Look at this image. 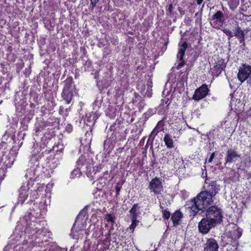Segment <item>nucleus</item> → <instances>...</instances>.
<instances>
[{"mask_svg": "<svg viewBox=\"0 0 251 251\" xmlns=\"http://www.w3.org/2000/svg\"><path fill=\"white\" fill-rule=\"evenodd\" d=\"M213 199L209 194L204 191H201L194 199L187 202V205L191 215L195 216L199 211L203 210L211 205L214 201Z\"/></svg>", "mask_w": 251, "mask_h": 251, "instance_id": "nucleus-1", "label": "nucleus"}, {"mask_svg": "<svg viewBox=\"0 0 251 251\" xmlns=\"http://www.w3.org/2000/svg\"><path fill=\"white\" fill-rule=\"evenodd\" d=\"M206 217L217 224L222 221L223 218L221 210L215 206H210L207 210Z\"/></svg>", "mask_w": 251, "mask_h": 251, "instance_id": "nucleus-2", "label": "nucleus"}, {"mask_svg": "<svg viewBox=\"0 0 251 251\" xmlns=\"http://www.w3.org/2000/svg\"><path fill=\"white\" fill-rule=\"evenodd\" d=\"M203 189L205 192L214 198L220 191V185H218L215 181H211L206 179L203 185Z\"/></svg>", "mask_w": 251, "mask_h": 251, "instance_id": "nucleus-3", "label": "nucleus"}, {"mask_svg": "<svg viewBox=\"0 0 251 251\" xmlns=\"http://www.w3.org/2000/svg\"><path fill=\"white\" fill-rule=\"evenodd\" d=\"M226 236L229 239H231V241L234 240L235 241L237 239H239L241 235L242 231L240 229H239L238 226L233 224H230L226 227Z\"/></svg>", "mask_w": 251, "mask_h": 251, "instance_id": "nucleus-4", "label": "nucleus"}, {"mask_svg": "<svg viewBox=\"0 0 251 251\" xmlns=\"http://www.w3.org/2000/svg\"><path fill=\"white\" fill-rule=\"evenodd\" d=\"M251 73V66L243 64L238 70L237 78L241 83H243L248 78Z\"/></svg>", "mask_w": 251, "mask_h": 251, "instance_id": "nucleus-5", "label": "nucleus"}, {"mask_svg": "<svg viewBox=\"0 0 251 251\" xmlns=\"http://www.w3.org/2000/svg\"><path fill=\"white\" fill-rule=\"evenodd\" d=\"M216 224L207 218H203L199 224V229L202 233H207Z\"/></svg>", "mask_w": 251, "mask_h": 251, "instance_id": "nucleus-6", "label": "nucleus"}, {"mask_svg": "<svg viewBox=\"0 0 251 251\" xmlns=\"http://www.w3.org/2000/svg\"><path fill=\"white\" fill-rule=\"evenodd\" d=\"M149 188L155 195L161 194L163 190L162 182L157 177H155L151 181Z\"/></svg>", "mask_w": 251, "mask_h": 251, "instance_id": "nucleus-7", "label": "nucleus"}, {"mask_svg": "<svg viewBox=\"0 0 251 251\" xmlns=\"http://www.w3.org/2000/svg\"><path fill=\"white\" fill-rule=\"evenodd\" d=\"M72 83L71 79H67L65 81V86L62 94L64 100L68 104L71 101L73 96L72 91L70 90Z\"/></svg>", "mask_w": 251, "mask_h": 251, "instance_id": "nucleus-8", "label": "nucleus"}, {"mask_svg": "<svg viewBox=\"0 0 251 251\" xmlns=\"http://www.w3.org/2000/svg\"><path fill=\"white\" fill-rule=\"evenodd\" d=\"M208 91L207 85L203 84L196 90L193 96V99L197 101L204 98L207 95Z\"/></svg>", "mask_w": 251, "mask_h": 251, "instance_id": "nucleus-9", "label": "nucleus"}, {"mask_svg": "<svg viewBox=\"0 0 251 251\" xmlns=\"http://www.w3.org/2000/svg\"><path fill=\"white\" fill-rule=\"evenodd\" d=\"M240 157V155L234 149H229L226 152V157L225 158L226 163H231L235 162L238 158Z\"/></svg>", "mask_w": 251, "mask_h": 251, "instance_id": "nucleus-10", "label": "nucleus"}, {"mask_svg": "<svg viewBox=\"0 0 251 251\" xmlns=\"http://www.w3.org/2000/svg\"><path fill=\"white\" fill-rule=\"evenodd\" d=\"M218 248L217 241L214 239H209L205 244L204 251H218Z\"/></svg>", "mask_w": 251, "mask_h": 251, "instance_id": "nucleus-11", "label": "nucleus"}, {"mask_svg": "<svg viewBox=\"0 0 251 251\" xmlns=\"http://www.w3.org/2000/svg\"><path fill=\"white\" fill-rule=\"evenodd\" d=\"M29 188L28 187V184L22 186L20 189L19 196L18 197V201L23 203L27 199L28 195V192Z\"/></svg>", "mask_w": 251, "mask_h": 251, "instance_id": "nucleus-12", "label": "nucleus"}, {"mask_svg": "<svg viewBox=\"0 0 251 251\" xmlns=\"http://www.w3.org/2000/svg\"><path fill=\"white\" fill-rule=\"evenodd\" d=\"M225 67V64L223 61H218L213 68V73L216 76L219 75Z\"/></svg>", "mask_w": 251, "mask_h": 251, "instance_id": "nucleus-13", "label": "nucleus"}, {"mask_svg": "<svg viewBox=\"0 0 251 251\" xmlns=\"http://www.w3.org/2000/svg\"><path fill=\"white\" fill-rule=\"evenodd\" d=\"M234 35L240 40V43L244 42V31L241 29L238 25H237V26L235 28Z\"/></svg>", "mask_w": 251, "mask_h": 251, "instance_id": "nucleus-14", "label": "nucleus"}, {"mask_svg": "<svg viewBox=\"0 0 251 251\" xmlns=\"http://www.w3.org/2000/svg\"><path fill=\"white\" fill-rule=\"evenodd\" d=\"M187 48V45L186 42H183L179 47L177 57L179 60H182L185 54V50Z\"/></svg>", "mask_w": 251, "mask_h": 251, "instance_id": "nucleus-15", "label": "nucleus"}, {"mask_svg": "<svg viewBox=\"0 0 251 251\" xmlns=\"http://www.w3.org/2000/svg\"><path fill=\"white\" fill-rule=\"evenodd\" d=\"M182 217V214L179 211H176L172 216V220L175 226L178 224V222Z\"/></svg>", "mask_w": 251, "mask_h": 251, "instance_id": "nucleus-16", "label": "nucleus"}, {"mask_svg": "<svg viewBox=\"0 0 251 251\" xmlns=\"http://www.w3.org/2000/svg\"><path fill=\"white\" fill-rule=\"evenodd\" d=\"M164 141L167 148H173L174 147V142L170 135H165Z\"/></svg>", "mask_w": 251, "mask_h": 251, "instance_id": "nucleus-17", "label": "nucleus"}, {"mask_svg": "<svg viewBox=\"0 0 251 251\" xmlns=\"http://www.w3.org/2000/svg\"><path fill=\"white\" fill-rule=\"evenodd\" d=\"M224 15L223 13L221 11H218L212 17L213 20H217L220 23H223L224 21Z\"/></svg>", "mask_w": 251, "mask_h": 251, "instance_id": "nucleus-18", "label": "nucleus"}, {"mask_svg": "<svg viewBox=\"0 0 251 251\" xmlns=\"http://www.w3.org/2000/svg\"><path fill=\"white\" fill-rule=\"evenodd\" d=\"M230 9L234 10L239 3V0H227Z\"/></svg>", "mask_w": 251, "mask_h": 251, "instance_id": "nucleus-19", "label": "nucleus"}, {"mask_svg": "<svg viewBox=\"0 0 251 251\" xmlns=\"http://www.w3.org/2000/svg\"><path fill=\"white\" fill-rule=\"evenodd\" d=\"M137 204H134L132 208L130 210V213L131 214V219H133V217H135L136 219H137V216L138 215V213L137 212Z\"/></svg>", "mask_w": 251, "mask_h": 251, "instance_id": "nucleus-20", "label": "nucleus"}, {"mask_svg": "<svg viewBox=\"0 0 251 251\" xmlns=\"http://www.w3.org/2000/svg\"><path fill=\"white\" fill-rule=\"evenodd\" d=\"M132 220V223L131 225L130 226L129 228L130 230H131V232H133L134 228L137 226L138 221L136 219V218L135 217H133V219H131Z\"/></svg>", "mask_w": 251, "mask_h": 251, "instance_id": "nucleus-21", "label": "nucleus"}, {"mask_svg": "<svg viewBox=\"0 0 251 251\" xmlns=\"http://www.w3.org/2000/svg\"><path fill=\"white\" fill-rule=\"evenodd\" d=\"M80 176V170L78 169H75L72 171L70 177L72 178H74L76 177H78Z\"/></svg>", "mask_w": 251, "mask_h": 251, "instance_id": "nucleus-22", "label": "nucleus"}, {"mask_svg": "<svg viewBox=\"0 0 251 251\" xmlns=\"http://www.w3.org/2000/svg\"><path fill=\"white\" fill-rule=\"evenodd\" d=\"M105 219L107 222L113 223L114 222L115 217L110 214H107L105 216Z\"/></svg>", "mask_w": 251, "mask_h": 251, "instance_id": "nucleus-23", "label": "nucleus"}, {"mask_svg": "<svg viewBox=\"0 0 251 251\" xmlns=\"http://www.w3.org/2000/svg\"><path fill=\"white\" fill-rule=\"evenodd\" d=\"M223 32L226 34L229 37H233V33L232 32L227 28H226L223 30Z\"/></svg>", "mask_w": 251, "mask_h": 251, "instance_id": "nucleus-24", "label": "nucleus"}, {"mask_svg": "<svg viewBox=\"0 0 251 251\" xmlns=\"http://www.w3.org/2000/svg\"><path fill=\"white\" fill-rule=\"evenodd\" d=\"M162 213L164 218L167 219L169 218L170 216V213L169 211H167L166 210H164L162 211Z\"/></svg>", "mask_w": 251, "mask_h": 251, "instance_id": "nucleus-25", "label": "nucleus"}, {"mask_svg": "<svg viewBox=\"0 0 251 251\" xmlns=\"http://www.w3.org/2000/svg\"><path fill=\"white\" fill-rule=\"evenodd\" d=\"M180 62L179 63V64H178V65L176 67L177 70L180 69L184 65V61L183 60V59H182V60H180Z\"/></svg>", "mask_w": 251, "mask_h": 251, "instance_id": "nucleus-26", "label": "nucleus"}, {"mask_svg": "<svg viewBox=\"0 0 251 251\" xmlns=\"http://www.w3.org/2000/svg\"><path fill=\"white\" fill-rule=\"evenodd\" d=\"M214 157H215V153L213 152L212 153H211V154L208 159V162H211L213 161V159L214 158Z\"/></svg>", "mask_w": 251, "mask_h": 251, "instance_id": "nucleus-27", "label": "nucleus"}, {"mask_svg": "<svg viewBox=\"0 0 251 251\" xmlns=\"http://www.w3.org/2000/svg\"><path fill=\"white\" fill-rule=\"evenodd\" d=\"M79 219V215L78 216H77L76 219L75 223L74 225V227L72 229V232H73V231L74 230L75 226H76L77 223L78 222Z\"/></svg>", "mask_w": 251, "mask_h": 251, "instance_id": "nucleus-28", "label": "nucleus"}, {"mask_svg": "<svg viewBox=\"0 0 251 251\" xmlns=\"http://www.w3.org/2000/svg\"><path fill=\"white\" fill-rule=\"evenodd\" d=\"M115 189H116V191L117 192V194H119V192L120 191V190H121V187L116 186Z\"/></svg>", "mask_w": 251, "mask_h": 251, "instance_id": "nucleus-29", "label": "nucleus"}, {"mask_svg": "<svg viewBox=\"0 0 251 251\" xmlns=\"http://www.w3.org/2000/svg\"><path fill=\"white\" fill-rule=\"evenodd\" d=\"M203 0H197V3L198 5H200Z\"/></svg>", "mask_w": 251, "mask_h": 251, "instance_id": "nucleus-30", "label": "nucleus"}, {"mask_svg": "<svg viewBox=\"0 0 251 251\" xmlns=\"http://www.w3.org/2000/svg\"><path fill=\"white\" fill-rule=\"evenodd\" d=\"M98 1H99V0H92V3L96 4L98 2Z\"/></svg>", "mask_w": 251, "mask_h": 251, "instance_id": "nucleus-31", "label": "nucleus"}, {"mask_svg": "<svg viewBox=\"0 0 251 251\" xmlns=\"http://www.w3.org/2000/svg\"><path fill=\"white\" fill-rule=\"evenodd\" d=\"M172 7H173V5H172V4H170V5H169V11H170V12L171 11V10H172Z\"/></svg>", "mask_w": 251, "mask_h": 251, "instance_id": "nucleus-32", "label": "nucleus"}, {"mask_svg": "<svg viewBox=\"0 0 251 251\" xmlns=\"http://www.w3.org/2000/svg\"><path fill=\"white\" fill-rule=\"evenodd\" d=\"M40 229H38L37 230V232H40Z\"/></svg>", "mask_w": 251, "mask_h": 251, "instance_id": "nucleus-33", "label": "nucleus"}]
</instances>
